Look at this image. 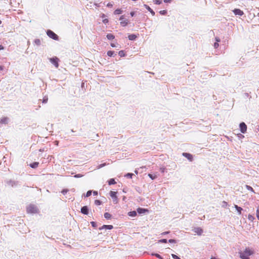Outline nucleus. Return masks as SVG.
I'll return each instance as SVG.
<instances>
[{"label":"nucleus","instance_id":"nucleus-17","mask_svg":"<svg viewBox=\"0 0 259 259\" xmlns=\"http://www.w3.org/2000/svg\"><path fill=\"white\" fill-rule=\"evenodd\" d=\"M38 164H39L38 162H34L30 164V166L32 168H36L38 166Z\"/></svg>","mask_w":259,"mask_h":259},{"label":"nucleus","instance_id":"nucleus-3","mask_svg":"<svg viewBox=\"0 0 259 259\" xmlns=\"http://www.w3.org/2000/svg\"><path fill=\"white\" fill-rule=\"evenodd\" d=\"M47 35L50 37L53 38L54 40H58V36L57 34H56L54 32L52 31L49 30L47 32Z\"/></svg>","mask_w":259,"mask_h":259},{"label":"nucleus","instance_id":"nucleus-20","mask_svg":"<svg viewBox=\"0 0 259 259\" xmlns=\"http://www.w3.org/2000/svg\"><path fill=\"white\" fill-rule=\"evenodd\" d=\"M34 43L35 44V45L39 46L41 44V41H40V40L39 39H35L34 40Z\"/></svg>","mask_w":259,"mask_h":259},{"label":"nucleus","instance_id":"nucleus-55","mask_svg":"<svg viewBox=\"0 0 259 259\" xmlns=\"http://www.w3.org/2000/svg\"><path fill=\"white\" fill-rule=\"evenodd\" d=\"M4 69V66L1 65L0 66V70H3Z\"/></svg>","mask_w":259,"mask_h":259},{"label":"nucleus","instance_id":"nucleus-33","mask_svg":"<svg viewBox=\"0 0 259 259\" xmlns=\"http://www.w3.org/2000/svg\"><path fill=\"white\" fill-rule=\"evenodd\" d=\"M118 54L120 57H123L125 55L123 51H120L118 53Z\"/></svg>","mask_w":259,"mask_h":259},{"label":"nucleus","instance_id":"nucleus-4","mask_svg":"<svg viewBox=\"0 0 259 259\" xmlns=\"http://www.w3.org/2000/svg\"><path fill=\"white\" fill-rule=\"evenodd\" d=\"M116 194H117V192H114V191H111L110 192V195L111 197L112 198L113 202L115 204H116L118 202V199H117V197L116 196Z\"/></svg>","mask_w":259,"mask_h":259},{"label":"nucleus","instance_id":"nucleus-35","mask_svg":"<svg viewBox=\"0 0 259 259\" xmlns=\"http://www.w3.org/2000/svg\"><path fill=\"white\" fill-rule=\"evenodd\" d=\"M158 242H160V243H167V241L166 239H162L159 240L158 241Z\"/></svg>","mask_w":259,"mask_h":259},{"label":"nucleus","instance_id":"nucleus-42","mask_svg":"<svg viewBox=\"0 0 259 259\" xmlns=\"http://www.w3.org/2000/svg\"><path fill=\"white\" fill-rule=\"evenodd\" d=\"M227 205H228V203L227 202H226L225 201H223V204H222L223 207H226L227 206Z\"/></svg>","mask_w":259,"mask_h":259},{"label":"nucleus","instance_id":"nucleus-10","mask_svg":"<svg viewBox=\"0 0 259 259\" xmlns=\"http://www.w3.org/2000/svg\"><path fill=\"white\" fill-rule=\"evenodd\" d=\"M81 212L84 214H89V209L88 206H84L81 207Z\"/></svg>","mask_w":259,"mask_h":259},{"label":"nucleus","instance_id":"nucleus-61","mask_svg":"<svg viewBox=\"0 0 259 259\" xmlns=\"http://www.w3.org/2000/svg\"><path fill=\"white\" fill-rule=\"evenodd\" d=\"M257 219L259 220V218Z\"/></svg>","mask_w":259,"mask_h":259},{"label":"nucleus","instance_id":"nucleus-25","mask_svg":"<svg viewBox=\"0 0 259 259\" xmlns=\"http://www.w3.org/2000/svg\"><path fill=\"white\" fill-rule=\"evenodd\" d=\"M148 176L152 179V180H154L156 178H157V176L156 175H153V174H148Z\"/></svg>","mask_w":259,"mask_h":259},{"label":"nucleus","instance_id":"nucleus-5","mask_svg":"<svg viewBox=\"0 0 259 259\" xmlns=\"http://www.w3.org/2000/svg\"><path fill=\"white\" fill-rule=\"evenodd\" d=\"M50 62L55 65L56 68L59 66L58 61L59 59L57 57L52 58L50 59Z\"/></svg>","mask_w":259,"mask_h":259},{"label":"nucleus","instance_id":"nucleus-56","mask_svg":"<svg viewBox=\"0 0 259 259\" xmlns=\"http://www.w3.org/2000/svg\"><path fill=\"white\" fill-rule=\"evenodd\" d=\"M131 15L132 16H133V15H134V12H131Z\"/></svg>","mask_w":259,"mask_h":259},{"label":"nucleus","instance_id":"nucleus-13","mask_svg":"<svg viewBox=\"0 0 259 259\" xmlns=\"http://www.w3.org/2000/svg\"><path fill=\"white\" fill-rule=\"evenodd\" d=\"M234 207L237 210L238 214L240 215L241 214V212L243 209L241 207L238 206L237 205H234Z\"/></svg>","mask_w":259,"mask_h":259},{"label":"nucleus","instance_id":"nucleus-52","mask_svg":"<svg viewBox=\"0 0 259 259\" xmlns=\"http://www.w3.org/2000/svg\"><path fill=\"white\" fill-rule=\"evenodd\" d=\"M4 47L2 45H0V50H4Z\"/></svg>","mask_w":259,"mask_h":259},{"label":"nucleus","instance_id":"nucleus-12","mask_svg":"<svg viewBox=\"0 0 259 259\" xmlns=\"http://www.w3.org/2000/svg\"><path fill=\"white\" fill-rule=\"evenodd\" d=\"M9 118L7 117H4L1 119L0 123L7 124L9 121Z\"/></svg>","mask_w":259,"mask_h":259},{"label":"nucleus","instance_id":"nucleus-6","mask_svg":"<svg viewBox=\"0 0 259 259\" xmlns=\"http://www.w3.org/2000/svg\"><path fill=\"white\" fill-rule=\"evenodd\" d=\"M240 131L242 133H245L247 130V126L244 122H241L239 125Z\"/></svg>","mask_w":259,"mask_h":259},{"label":"nucleus","instance_id":"nucleus-49","mask_svg":"<svg viewBox=\"0 0 259 259\" xmlns=\"http://www.w3.org/2000/svg\"><path fill=\"white\" fill-rule=\"evenodd\" d=\"M171 2V0H164V2L165 3H170Z\"/></svg>","mask_w":259,"mask_h":259},{"label":"nucleus","instance_id":"nucleus-7","mask_svg":"<svg viewBox=\"0 0 259 259\" xmlns=\"http://www.w3.org/2000/svg\"><path fill=\"white\" fill-rule=\"evenodd\" d=\"M120 23L121 26H125L128 23V20L125 17H120Z\"/></svg>","mask_w":259,"mask_h":259},{"label":"nucleus","instance_id":"nucleus-16","mask_svg":"<svg viewBox=\"0 0 259 259\" xmlns=\"http://www.w3.org/2000/svg\"><path fill=\"white\" fill-rule=\"evenodd\" d=\"M7 184L11 186L12 187H13L14 186H15L17 185V183L15 181L10 180L7 182Z\"/></svg>","mask_w":259,"mask_h":259},{"label":"nucleus","instance_id":"nucleus-14","mask_svg":"<svg viewBox=\"0 0 259 259\" xmlns=\"http://www.w3.org/2000/svg\"><path fill=\"white\" fill-rule=\"evenodd\" d=\"M137 212H138L139 214L144 213L146 211H148V210L145 208H138L137 209Z\"/></svg>","mask_w":259,"mask_h":259},{"label":"nucleus","instance_id":"nucleus-40","mask_svg":"<svg viewBox=\"0 0 259 259\" xmlns=\"http://www.w3.org/2000/svg\"><path fill=\"white\" fill-rule=\"evenodd\" d=\"M256 217L257 219L259 218V205L257 207L256 209Z\"/></svg>","mask_w":259,"mask_h":259},{"label":"nucleus","instance_id":"nucleus-30","mask_svg":"<svg viewBox=\"0 0 259 259\" xmlns=\"http://www.w3.org/2000/svg\"><path fill=\"white\" fill-rule=\"evenodd\" d=\"M246 188L248 190L251 191L252 192H254L253 189L251 187L248 186V185H246Z\"/></svg>","mask_w":259,"mask_h":259},{"label":"nucleus","instance_id":"nucleus-47","mask_svg":"<svg viewBox=\"0 0 259 259\" xmlns=\"http://www.w3.org/2000/svg\"><path fill=\"white\" fill-rule=\"evenodd\" d=\"M103 22L105 24H106L108 22V20L107 19H104L102 20Z\"/></svg>","mask_w":259,"mask_h":259},{"label":"nucleus","instance_id":"nucleus-59","mask_svg":"<svg viewBox=\"0 0 259 259\" xmlns=\"http://www.w3.org/2000/svg\"><path fill=\"white\" fill-rule=\"evenodd\" d=\"M135 172L136 174H138V170H136L135 171Z\"/></svg>","mask_w":259,"mask_h":259},{"label":"nucleus","instance_id":"nucleus-22","mask_svg":"<svg viewBox=\"0 0 259 259\" xmlns=\"http://www.w3.org/2000/svg\"><path fill=\"white\" fill-rule=\"evenodd\" d=\"M104 217L107 219V220H109V219H110L111 218V215L108 213V212H106L104 213Z\"/></svg>","mask_w":259,"mask_h":259},{"label":"nucleus","instance_id":"nucleus-34","mask_svg":"<svg viewBox=\"0 0 259 259\" xmlns=\"http://www.w3.org/2000/svg\"><path fill=\"white\" fill-rule=\"evenodd\" d=\"M133 176V174L132 173H127L125 176L131 179L132 178V176Z\"/></svg>","mask_w":259,"mask_h":259},{"label":"nucleus","instance_id":"nucleus-36","mask_svg":"<svg viewBox=\"0 0 259 259\" xmlns=\"http://www.w3.org/2000/svg\"><path fill=\"white\" fill-rule=\"evenodd\" d=\"M92 191L91 190H89L87 192L85 196L86 197H89L92 194Z\"/></svg>","mask_w":259,"mask_h":259},{"label":"nucleus","instance_id":"nucleus-23","mask_svg":"<svg viewBox=\"0 0 259 259\" xmlns=\"http://www.w3.org/2000/svg\"><path fill=\"white\" fill-rule=\"evenodd\" d=\"M106 36L107 38L109 40L113 39L114 38V36L111 33L108 34Z\"/></svg>","mask_w":259,"mask_h":259},{"label":"nucleus","instance_id":"nucleus-19","mask_svg":"<svg viewBox=\"0 0 259 259\" xmlns=\"http://www.w3.org/2000/svg\"><path fill=\"white\" fill-rule=\"evenodd\" d=\"M128 37L130 40H134L136 38L137 36L135 34H132L129 35Z\"/></svg>","mask_w":259,"mask_h":259},{"label":"nucleus","instance_id":"nucleus-24","mask_svg":"<svg viewBox=\"0 0 259 259\" xmlns=\"http://www.w3.org/2000/svg\"><path fill=\"white\" fill-rule=\"evenodd\" d=\"M121 13L122 10L121 9H117L114 11V15H119L121 14Z\"/></svg>","mask_w":259,"mask_h":259},{"label":"nucleus","instance_id":"nucleus-51","mask_svg":"<svg viewBox=\"0 0 259 259\" xmlns=\"http://www.w3.org/2000/svg\"><path fill=\"white\" fill-rule=\"evenodd\" d=\"M169 233V232L167 231V232H163L161 235H166V234H167Z\"/></svg>","mask_w":259,"mask_h":259},{"label":"nucleus","instance_id":"nucleus-11","mask_svg":"<svg viewBox=\"0 0 259 259\" xmlns=\"http://www.w3.org/2000/svg\"><path fill=\"white\" fill-rule=\"evenodd\" d=\"M183 155L187 158L189 160L192 161L193 160V157L192 155L190 153H183Z\"/></svg>","mask_w":259,"mask_h":259},{"label":"nucleus","instance_id":"nucleus-57","mask_svg":"<svg viewBox=\"0 0 259 259\" xmlns=\"http://www.w3.org/2000/svg\"><path fill=\"white\" fill-rule=\"evenodd\" d=\"M111 46L112 47H115V45L113 44H111Z\"/></svg>","mask_w":259,"mask_h":259},{"label":"nucleus","instance_id":"nucleus-32","mask_svg":"<svg viewBox=\"0 0 259 259\" xmlns=\"http://www.w3.org/2000/svg\"><path fill=\"white\" fill-rule=\"evenodd\" d=\"M95 204L97 205H99L101 204V201L99 200H96L95 201Z\"/></svg>","mask_w":259,"mask_h":259},{"label":"nucleus","instance_id":"nucleus-27","mask_svg":"<svg viewBox=\"0 0 259 259\" xmlns=\"http://www.w3.org/2000/svg\"><path fill=\"white\" fill-rule=\"evenodd\" d=\"M152 255L155 256L156 257L159 258V259H163L162 257L161 256H160L159 254L152 253Z\"/></svg>","mask_w":259,"mask_h":259},{"label":"nucleus","instance_id":"nucleus-21","mask_svg":"<svg viewBox=\"0 0 259 259\" xmlns=\"http://www.w3.org/2000/svg\"><path fill=\"white\" fill-rule=\"evenodd\" d=\"M116 184V182L114 179H111L108 181V184L109 185H113Z\"/></svg>","mask_w":259,"mask_h":259},{"label":"nucleus","instance_id":"nucleus-26","mask_svg":"<svg viewBox=\"0 0 259 259\" xmlns=\"http://www.w3.org/2000/svg\"><path fill=\"white\" fill-rule=\"evenodd\" d=\"M114 54V52L113 51H108L107 52L108 56H109L110 57L112 56Z\"/></svg>","mask_w":259,"mask_h":259},{"label":"nucleus","instance_id":"nucleus-46","mask_svg":"<svg viewBox=\"0 0 259 259\" xmlns=\"http://www.w3.org/2000/svg\"><path fill=\"white\" fill-rule=\"evenodd\" d=\"M105 165H106V163H103V164H100V165H99V166H98V168H101V167H103L104 166H105Z\"/></svg>","mask_w":259,"mask_h":259},{"label":"nucleus","instance_id":"nucleus-60","mask_svg":"<svg viewBox=\"0 0 259 259\" xmlns=\"http://www.w3.org/2000/svg\"><path fill=\"white\" fill-rule=\"evenodd\" d=\"M1 23V21L0 20V24Z\"/></svg>","mask_w":259,"mask_h":259},{"label":"nucleus","instance_id":"nucleus-18","mask_svg":"<svg viewBox=\"0 0 259 259\" xmlns=\"http://www.w3.org/2000/svg\"><path fill=\"white\" fill-rule=\"evenodd\" d=\"M128 214L130 217H134L136 216V215H137V211H130L128 213Z\"/></svg>","mask_w":259,"mask_h":259},{"label":"nucleus","instance_id":"nucleus-50","mask_svg":"<svg viewBox=\"0 0 259 259\" xmlns=\"http://www.w3.org/2000/svg\"><path fill=\"white\" fill-rule=\"evenodd\" d=\"M160 169V171L162 172H164V170H165V168L164 167H161Z\"/></svg>","mask_w":259,"mask_h":259},{"label":"nucleus","instance_id":"nucleus-48","mask_svg":"<svg viewBox=\"0 0 259 259\" xmlns=\"http://www.w3.org/2000/svg\"><path fill=\"white\" fill-rule=\"evenodd\" d=\"M219 47V44L218 42H216L214 44V48H217Z\"/></svg>","mask_w":259,"mask_h":259},{"label":"nucleus","instance_id":"nucleus-39","mask_svg":"<svg viewBox=\"0 0 259 259\" xmlns=\"http://www.w3.org/2000/svg\"><path fill=\"white\" fill-rule=\"evenodd\" d=\"M159 13L161 15H165L166 14V11H165V10L160 11Z\"/></svg>","mask_w":259,"mask_h":259},{"label":"nucleus","instance_id":"nucleus-43","mask_svg":"<svg viewBox=\"0 0 259 259\" xmlns=\"http://www.w3.org/2000/svg\"><path fill=\"white\" fill-rule=\"evenodd\" d=\"M68 191V190L67 189H64L62 191V193L64 195L66 194L67 192Z\"/></svg>","mask_w":259,"mask_h":259},{"label":"nucleus","instance_id":"nucleus-2","mask_svg":"<svg viewBox=\"0 0 259 259\" xmlns=\"http://www.w3.org/2000/svg\"><path fill=\"white\" fill-rule=\"evenodd\" d=\"M38 208L34 204H30L27 207V212L29 213H36L38 212Z\"/></svg>","mask_w":259,"mask_h":259},{"label":"nucleus","instance_id":"nucleus-38","mask_svg":"<svg viewBox=\"0 0 259 259\" xmlns=\"http://www.w3.org/2000/svg\"><path fill=\"white\" fill-rule=\"evenodd\" d=\"M154 3L155 4L159 5V4H161L162 3V2L160 0H155L154 1Z\"/></svg>","mask_w":259,"mask_h":259},{"label":"nucleus","instance_id":"nucleus-53","mask_svg":"<svg viewBox=\"0 0 259 259\" xmlns=\"http://www.w3.org/2000/svg\"><path fill=\"white\" fill-rule=\"evenodd\" d=\"M215 40L217 42H219L220 41V39L218 37L215 38Z\"/></svg>","mask_w":259,"mask_h":259},{"label":"nucleus","instance_id":"nucleus-37","mask_svg":"<svg viewBox=\"0 0 259 259\" xmlns=\"http://www.w3.org/2000/svg\"><path fill=\"white\" fill-rule=\"evenodd\" d=\"M171 256L174 259H181L179 256L174 254H172Z\"/></svg>","mask_w":259,"mask_h":259},{"label":"nucleus","instance_id":"nucleus-58","mask_svg":"<svg viewBox=\"0 0 259 259\" xmlns=\"http://www.w3.org/2000/svg\"><path fill=\"white\" fill-rule=\"evenodd\" d=\"M210 259H219V258H216L215 257H211Z\"/></svg>","mask_w":259,"mask_h":259},{"label":"nucleus","instance_id":"nucleus-28","mask_svg":"<svg viewBox=\"0 0 259 259\" xmlns=\"http://www.w3.org/2000/svg\"><path fill=\"white\" fill-rule=\"evenodd\" d=\"M248 219L249 220L253 221L254 219V218L252 215L249 214L248 216Z\"/></svg>","mask_w":259,"mask_h":259},{"label":"nucleus","instance_id":"nucleus-9","mask_svg":"<svg viewBox=\"0 0 259 259\" xmlns=\"http://www.w3.org/2000/svg\"><path fill=\"white\" fill-rule=\"evenodd\" d=\"M233 11L235 15L242 16L244 14L243 12L239 9H235Z\"/></svg>","mask_w":259,"mask_h":259},{"label":"nucleus","instance_id":"nucleus-41","mask_svg":"<svg viewBox=\"0 0 259 259\" xmlns=\"http://www.w3.org/2000/svg\"><path fill=\"white\" fill-rule=\"evenodd\" d=\"M91 224L92 226L93 227H94V228L97 227V224H96V222H91Z\"/></svg>","mask_w":259,"mask_h":259},{"label":"nucleus","instance_id":"nucleus-29","mask_svg":"<svg viewBox=\"0 0 259 259\" xmlns=\"http://www.w3.org/2000/svg\"><path fill=\"white\" fill-rule=\"evenodd\" d=\"M146 6L148 10L151 12V14L154 15L155 14L154 12L152 9H151V8L147 6Z\"/></svg>","mask_w":259,"mask_h":259},{"label":"nucleus","instance_id":"nucleus-31","mask_svg":"<svg viewBox=\"0 0 259 259\" xmlns=\"http://www.w3.org/2000/svg\"><path fill=\"white\" fill-rule=\"evenodd\" d=\"M48 98L47 96H45L43 98L42 102L44 103H46L48 102Z\"/></svg>","mask_w":259,"mask_h":259},{"label":"nucleus","instance_id":"nucleus-8","mask_svg":"<svg viewBox=\"0 0 259 259\" xmlns=\"http://www.w3.org/2000/svg\"><path fill=\"white\" fill-rule=\"evenodd\" d=\"M192 230L198 235H201L203 233V230L200 227L194 228Z\"/></svg>","mask_w":259,"mask_h":259},{"label":"nucleus","instance_id":"nucleus-1","mask_svg":"<svg viewBox=\"0 0 259 259\" xmlns=\"http://www.w3.org/2000/svg\"><path fill=\"white\" fill-rule=\"evenodd\" d=\"M253 253V251L249 248H246L243 251L239 252L240 257L241 259H249V256L252 254Z\"/></svg>","mask_w":259,"mask_h":259},{"label":"nucleus","instance_id":"nucleus-15","mask_svg":"<svg viewBox=\"0 0 259 259\" xmlns=\"http://www.w3.org/2000/svg\"><path fill=\"white\" fill-rule=\"evenodd\" d=\"M113 228V227L112 225H103L101 228H100L99 229L100 230H102V229H106L111 230Z\"/></svg>","mask_w":259,"mask_h":259},{"label":"nucleus","instance_id":"nucleus-54","mask_svg":"<svg viewBox=\"0 0 259 259\" xmlns=\"http://www.w3.org/2000/svg\"><path fill=\"white\" fill-rule=\"evenodd\" d=\"M93 194L94 195H97L98 194V192L97 191H93Z\"/></svg>","mask_w":259,"mask_h":259},{"label":"nucleus","instance_id":"nucleus-45","mask_svg":"<svg viewBox=\"0 0 259 259\" xmlns=\"http://www.w3.org/2000/svg\"><path fill=\"white\" fill-rule=\"evenodd\" d=\"M168 242H169V243H176V241L175 240H174V239H169L168 240Z\"/></svg>","mask_w":259,"mask_h":259},{"label":"nucleus","instance_id":"nucleus-44","mask_svg":"<svg viewBox=\"0 0 259 259\" xmlns=\"http://www.w3.org/2000/svg\"><path fill=\"white\" fill-rule=\"evenodd\" d=\"M82 176H83V175H82L81 174H77V175H75L74 177L75 178H81Z\"/></svg>","mask_w":259,"mask_h":259}]
</instances>
